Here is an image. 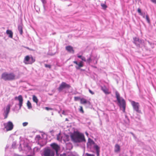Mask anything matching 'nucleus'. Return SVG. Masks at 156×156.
<instances>
[{
  "mask_svg": "<svg viewBox=\"0 0 156 156\" xmlns=\"http://www.w3.org/2000/svg\"><path fill=\"white\" fill-rule=\"evenodd\" d=\"M70 137L72 140L75 143L86 141L84 135L77 131L75 132L72 134Z\"/></svg>",
  "mask_w": 156,
  "mask_h": 156,
  "instance_id": "f257e3e1",
  "label": "nucleus"
},
{
  "mask_svg": "<svg viewBox=\"0 0 156 156\" xmlns=\"http://www.w3.org/2000/svg\"><path fill=\"white\" fill-rule=\"evenodd\" d=\"M115 95L118 102V104L120 109L122 110L123 112H125L126 106V101L123 98L120 97V94L118 92H115Z\"/></svg>",
  "mask_w": 156,
  "mask_h": 156,
  "instance_id": "f03ea898",
  "label": "nucleus"
},
{
  "mask_svg": "<svg viewBox=\"0 0 156 156\" xmlns=\"http://www.w3.org/2000/svg\"><path fill=\"white\" fill-rule=\"evenodd\" d=\"M16 76L12 73H8L6 72L3 73L1 75V78L6 80H12L15 79Z\"/></svg>",
  "mask_w": 156,
  "mask_h": 156,
  "instance_id": "7ed1b4c3",
  "label": "nucleus"
},
{
  "mask_svg": "<svg viewBox=\"0 0 156 156\" xmlns=\"http://www.w3.org/2000/svg\"><path fill=\"white\" fill-rule=\"evenodd\" d=\"M55 151L49 148H45L43 149L42 156H54Z\"/></svg>",
  "mask_w": 156,
  "mask_h": 156,
  "instance_id": "20e7f679",
  "label": "nucleus"
},
{
  "mask_svg": "<svg viewBox=\"0 0 156 156\" xmlns=\"http://www.w3.org/2000/svg\"><path fill=\"white\" fill-rule=\"evenodd\" d=\"M131 103L134 111L138 113H142L140 109V105L138 102L132 101H131Z\"/></svg>",
  "mask_w": 156,
  "mask_h": 156,
  "instance_id": "39448f33",
  "label": "nucleus"
},
{
  "mask_svg": "<svg viewBox=\"0 0 156 156\" xmlns=\"http://www.w3.org/2000/svg\"><path fill=\"white\" fill-rule=\"evenodd\" d=\"M35 61V58L32 56L29 55L26 56L24 58V62L26 64H31Z\"/></svg>",
  "mask_w": 156,
  "mask_h": 156,
  "instance_id": "423d86ee",
  "label": "nucleus"
},
{
  "mask_svg": "<svg viewBox=\"0 0 156 156\" xmlns=\"http://www.w3.org/2000/svg\"><path fill=\"white\" fill-rule=\"evenodd\" d=\"M71 86L65 82H62L59 85L58 88V90L59 92L62 91L63 89H69L71 87Z\"/></svg>",
  "mask_w": 156,
  "mask_h": 156,
  "instance_id": "0eeeda50",
  "label": "nucleus"
},
{
  "mask_svg": "<svg viewBox=\"0 0 156 156\" xmlns=\"http://www.w3.org/2000/svg\"><path fill=\"white\" fill-rule=\"evenodd\" d=\"M4 125L7 131L12 130L13 128V125L11 121H9L6 123L4 124Z\"/></svg>",
  "mask_w": 156,
  "mask_h": 156,
  "instance_id": "6e6552de",
  "label": "nucleus"
},
{
  "mask_svg": "<svg viewBox=\"0 0 156 156\" xmlns=\"http://www.w3.org/2000/svg\"><path fill=\"white\" fill-rule=\"evenodd\" d=\"M50 146L54 150L56 154H57L58 150L60 149V147L55 143H53L51 144Z\"/></svg>",
  "mask_w": 156,
  "mask_h": 156,
  "instance_id": "1a4fd4ad",
  "label": "nucleus"
},
{
  "mask_svg": "<svg viewBox=\"0 0 156 156\" xmlns=\"http://www.w3.org/2000/svg\"><path fill=\"white\" fill-rule=\"evenodd\" d=\"M10 108V105H8L6 107V109L4 112V119H6L8 116V114L9 112Z\"/></svg>",
  "mask_w": 156,
  "mask_h": 156,
  "instance_id": "9d476101",
  "label": "nucleus"
},
{
  "mask_svg": "<svg viewBox=\"0 0 156 156\" xmlns=\"http://www.w3.org/2000/svg\"><path fill=\"white\" fill-rule=\"evenodd\" d=\"M15 99H18L19 101V105L20 108H21L22 106L23 99V97L21 95H19L18 97H16L15 98Z\"/></svg>",
  "mask_w": 156,
  "mask_h": 156,
  "instance_id": "9b49d317",
  "label": "nucleus"
},
{
  "mask_svg": "<svg viewBox=\"0 0 156 156\" xmlns=\"http://www.w3.org/2000/svg\"><path fill=\"white\" fill-rule=\"evenodd\" d=\"M73 63L77 65L75 66L76 68L77 69H79L83 66V62L82 61H80L79 63H78L77 61H74Z\"/></svg>",
  "mask_w": 156,
  "mask_h": 156,
  "instance_id": "f8f14e48",
  "label": "nucleus"
},
{
  "mask_svg": "<svg viewBox=\"0 0 156 156\" xmlns=\"http://www.w3.org/2000/svg\"><path fill=\"white\" fill-rule=\"evenodd\" d=\"M101 90L106 94H109L110 92L109 91L108 89L105 86L101 87Z\"/></svg>",
  "mask_w": 156,
  "mask_h": 156,
  "instance_id": "ddd939ff",
  "label": "nucleus"
},
{
  "mask_svg": "<svg viewBox=\"0 0 156 156\" xmlns=\"http://www.w3.org/2000/svg\"><path fill=\"white\" fill-rule=\"evenodd\" d=\"M66 50L68 52L72 53H74V51L73 48L70 46H68L66 47Z\"/></svg>",
  "mask_w": 156,
  "mask_h": 156,
  "instance_id": "4468645a",
  "label": "nucleus"
},
{
  "mask_svg": "<svg viewBox=\"0 0 156 156\" xmlns=\"http://www.w3.org/2000/svg\"><path fill=\"white\" fill-rule=\"evenodd\" d=\"M120 146L118 144H116L115 146L114 151L116 153H118L120 152Z\"/></svg>",
  "mask_w": 156,
  "mask_h": 156,
  "instance_id": "2eb2a0df",
  "label": "nucleus"
},
{
  "mask_svg": "<svg viewBox=\"0 0 156 156\" xmlns=\"http://www.w3.org/2000/svg\"><path fill=\"white\" fill-rule=\"evenodd\" d=\"M6 33L7 35H9V37L11 38H12L13 37V33L12 31L9 30H7Z\"/></svg>",
  "mask_w": 156,
  "mask_h": 156,
  "instance_id": "dca6fc26",
  "label": "nucleus"
},
{
  "mask_svg": "<svg viewBox=\"0 0 156 156\" xmlns=\"http://www.w3.org/2000/svg\"><path fill=\"white\" fill-rule=\"evenodd\" d=\"M80 103L82 104H86L88 103H90L89 101H87L84 98H82L80 99Z\"/></svg>",
  "mask_w": 156,
  "mask_h": 156,
  "instance_id": "f3484780",
  "label": "nucleus"
},
{
  "mask_svg": "<svg viewBox=\"0 0 156 156\" xmlns=\"http://www.w3.org/2000/svg\"><path fill=\"white\" fill-rule=\"evenodd\" d=\"M23 25L21 24L18 26V29L20 32V34L22 35L23 33Z\"/></svg>",
  "mask_w": 156,
  "mask_h": 156,
  "instance_id": "a211bd4d",
  "label": "nucleus"
},
{
  "mask_svg": "<svg viewBox=\"0 0 156 156\" xmlns=\"http://www.w3.org/2000/svg\"><path fill=\"white\" fill-rule=\"evenodd\" d=\"M88 142L90 145H91L93 144L94 145L95 144L94 141L90 138H88Z\"/></svg>",
  "mask_w": 156,
  "mask_h": 156,
  "instance_id": "6ab92c4d",
  "label": "nucleus"
},
{
  "mask_svg": "<svg viewBox=\"0 0 156 156\" xmlns=\"http://www.w3.org/2000/svg\"><path fill=\"white\" fill-rule=\"evenodd\" d=\"M33 100L34 102H35L37 104L38 100L37 97L34 95L33 96Z\"/></svg>",
  "mask_w": 156,
  "mask_h": 156,
  "instance_id": "aec40b11",
  "label": "nucleus"
},
{
  "mask_svg": "<svg viewBox=\"0 0 156 156\" xmlns=\"http://www.w3.org/2000/svg\"><path fill=\"white\" fill-rule=\"evenodd\" d=\"M94 148L96 150V152L100 151V147L96 144L94 145Z\"/></svg>",
  "mask_w": 156,
  "mask_h": 156,
  "instance_id": "412c9836",
  "label": "nucleus"
},
{
  "mask_svg": "<svg viewBox=\"0 0 156 156\" xmlns=\"http://www.w3.org/2000/svg\"><path fill=\"white\" fill-rule=\"evenodd\" d=\"M77 57L78 58L81 59L84 62H86V58H85V57H83V56H82L81 55H78Z\"/></svg>",
  "mask_w": 156,
  "mask_h": 156,
  "instance_id": "4be33fe9",
  "label": "nucleus"
},
{
  "mask_svg": "<svg viewBox=\"0 0 156 156\" xmlns=\"http://www.w3.org/2000/svg\"><path fill=\"white\" fill-rule=\"evenodd\" d=\"M27 105L29 109L31 108H32L31 103L29 101H27Z\"/></svg>",
  "mask_w": 156,
  "mask_h": 156,
  "instance_id": "5701e85b",
  "label": "nucleus"
},
{
  "mask_svg": "<svg viewBox=\"0 0 156 156\" xmlns=\"http://www.w3.org/2000/svg\"><path fill=\"white\" fill-rule=\"evenodd\" d=\"M101 5L102 7V8L104 9H106V8L107 7V6L105 4L103 3H101Z\"/></svg>",
  "mask_w": 156,
  "mask_h": 156,
  "instance_id": "b1692460",
  "label": "nucleus"
},
{
  "mask_svg": "<svg viewBox=\"0 0 156 156\" xmlns=\"http://www.w3.org/2000/svg\"><path fill=\"white\" fill-rule=\"evenodd\" d=\"M80 108L79 109V111L80 112L82 113H84V111L83 110V107L82 106H80Z\"/></svg>",
  "mask_w": 156,
  "mask_h": 156,
  "instance_id": "393cba45",
  "label": "nucleus"
},
{
  "mask_svg": "<svg viewBox=\"0 0 156 156\" xmlns=\"http://www.w3.org/2000/svg\"><path fill=\"white\" fill-rule=\"evenodd\" d=\"M146 19L147 20V22L148 23H150V20L149 19V16H148V15H146Z\"/></svg>",
  "mask_w": 156,
  "mask_h": 156,
  "instance_id": "a878e982",
  "label": "nucleus"
},
{
  "mask_svg": "<svg viewBox=\"0 0 156 156\" xmlns=\"http://www.w3.org/2000/svg\"><path fill=\"white\" fill-rule=\"evenodd\" d=\"M137 12L140 14V15L143 16V14L142 13L141 10L140 8H138V9Z\"/></svg>",
  "mask_w": 156,
  "mask_h": 156,
  "instance_id": "bb28decb",
  "label": "nucleus"
},
{
  "mask_svg": "<svg viewBox=\"0 0 156 156\" xmlns=\"http://www.w3.org/2000/svg\"><path fill=\"white\" fill-rule=\"evenodd\" d=\"M44 66L46 68H48L50 69L51 68V66L50 65H48L47 64H45L44 65Z\"/></svg>",
  "mask_w": 156,
  "mask_h": 156,
  "instance_id": "cd10ccee",
  "label": "nucleus"
},
{
  "mask_svg": "<svg viewBox=\"0 0 156 156\" xmlns=\"http://www.w3.org/2000/svg\"><path fill=\"white\" fill-rule=\"evenodd\" d=\"M74 99L75 101H76L78 100H80V99H81V98L80 97H74Z\"/></svg>",
  "mask_w": 156,
  "mask_h": 156,
  "instance_id": "c85d7f7f",
  "label": "nucleus"
},
{
  "mask_svg": "<svg viewBox=\"0 0 156 156\" xmlns=\"http://www.w3.org/2000/svg\"><path fill=\"white\" fill-rule=\"evenodd\" d=\"M91 61V59L90 57L87 60H86V62L88 63H90Z\"/></svg>",
  "mask_w": 156,
  "mask_h": 156,
  "instance_id": "c756f323",
  "label": "nucleus"
},
{
  "mask_svg": "<svg viewBox=\"0 0 156 156\" xmlns=\"http://www.w3.org/2000/svg\"><path fill=\"white\" fill-rule=\"evenodd\" d=\"M45 109L47 110H52V108H48V107H46L45 108Z\"/></svg>",
  "mask_w": 156,
  "mask_h": 156,
  "instance_id": "7c9ffc66",
  "label": "nucleus"
},
{
  "mask_svg": "<svg viewBox=\"0 0 156 156\" xmlns=\"http://www.w3.org/2000/svg\"><path fill=\"white\" fill-rule=\"evenodd\" d=\"M28 124V122H24L23 123V126H27Z\"/></svg>",
  "mask_w": 156,
  "mask_h": 156,
  "instance_id": "2f4dec72",
  "label": "nucleus"
},
{
  "mask_svg": "<svg viewBox=\"0 0 156 156\" xmlns=\"http://www.w3.org/2000/svg\"><path fill=\"white\" fill-rule=\"evenodd\" d=\"M89 92L91 94H92L93 95V94H94V92H93V91H92L90 89H89Z\"/></svg>",
  "mask_w": 156,
  "mask_h": 156,
  "instance_id": "473e14b6",
  "label": "nucleus"
},
{
  "mask_svg": "<svg viewBox=\"0 0 156 156\" xmlns=\"http://www.w3.org/2000/svg\"><path fill=\"white\" fill-rule=\"evenodd\" d=\"M86 154L87 156H94V155L93 154H91L88 153H86Z\"/></svg>",
  "mask_w": 156,
  "mask_h": 156,
  "instance_id": "72a5a7b5",
  "label": "nucleus"
},
{
  "mask_svg": "<svg viewBox=\"0 0 156 156\" xmlns=\"http://www.w3.org/2000/svg\"><path fill=\"white\" fill-rule=\"evenodd\" d=\"M41 0L43 4H45L46 3V0Z\"/></svg>",
  "mask_w": 156,
  "mask_h": 156,
  "instance_id": "f704fd0d",
  "label": "nucleus"
},
{
  "mask_svg": "<svg viewBox=\"0 0 156 156\" xmlns=\"http://www.w3.org/2000/svg\"><path fill=\"white\" fill-rule=\"evenodd\" d=\"M100 151H98L96 152L97 156H99L100 155Z\"/></svg>",
  "mask_w": 156,
  "mask_h": 156,
  "instance_id": "c9c22d12",
  "label": "nucleus"
},
{
  "mask_svg": "<svg viewBox=\"0 0 156 156\" xmlns=\"http://www.w3.org/2000/svg\"><path fill=\"white\" fill-rule=\"evenodd\" d=\"M151 1L153 3L156 4V0H151Z\"/></svg>",
  "mask_w": 156,
  "mask_h": 156,
  "instance_id": "e433bc0d",
  "label": "nucleus"
},
{
  "mask_svg": "<svg viewBox=\"0 0 156 156\" xmlns=\"http://www.w3.org/2000/svg\"><path fill=\"white\" fill-rule=\"evenodd\" d=\"M135 41H137V40H139V39L138 38H136V37H135L134 39Z\"/></svg>",
  "mask_w": 156,
  "mask_h": 156,
  "instance_id": "4c0bfd02",
  "label": "nucleus"
},
{
  "mask_svg": "<svg viewBox=\"0 0 156 156\" xmlns=\"http://www.w3.org/2000/svg\"><path fill=\"white\" fill-rule=\"evenodd\" d=\"M36 137H37V138L38 139H39L40 138H41L40 136L39 135L37 136Z\"/></svg>",
  "mask_w": 156,
  "mask_h": 156,
  "instance_id": "58836bf2",
  "label": "nucleus"
},
{
  "mask_svg": "<svg viewBox=\"0 0 156 156\" xmlns=\"http://www.w3.org/2000/svg\"><path fill=\"white\" fill-rule=\"evenodd\" d=\"M130 133L133 136H134V133L132 132H130Z\"/></svg>",
  "mask_w": 156,
  "mask_h": 156,
  "instance_id": "ea45409f",
  "label": "nucleus"
},
{
  "mask_svg": "<svg viewBox=\"0 0 156 156\" xmlns=\"http://www.w3.org/2000/svg\"><path fill=\"white\" fill-rule=\"evenodd\" d=\"M64 112H64V111H63V112H62V114H64Z\"/></svg>",
  "mask_w": 156,
  "mask_h": 156,
  "instance_id": "a19ab883",
  "label": "nucleus"
},
{
  "mask_svg": "<svg viewBox=\"0 0 156 156\" xmlns=\"http://www.w3.org/2000/svg\"><path fill=\"white\" fill-rule=\"evenodd\" d=\"M143 17L144 18H145V16H143Z\"/></svg>",
  "mask_w": 156,
  "mask_h": 156,
  "instance_id": "79ce46f5",
  "label": "nucleus"
}]
</instances>
